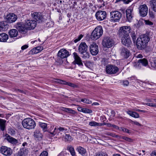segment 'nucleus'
Masks as SVG:
<instances>
[{
	"instance_id": "nucleus-1",
	"label": "nucleus",
	"mask_w": 156,
	"mask_h": 156,
	"mask_svg": "<svg viewBox=\"0 0 156 156\" xmlns=\"http://www.w3.org/2000/svg\"><path fill=\"white\" fill-rule=\"evenodd\" d=\"M150 40V37L147 34L141 35L136 40V45L137 48L140 50L144 48Z\"/></svg>"
},
{
	"instance_id": "nucleus-2",
	"label": "nucleus",
	"mask_w": 156,
	"mask_h": 156,
	"mask_svg": "<svg viewBox=\"0 0 156 156\" xmlns=\"http://www.w3.org/2000/svg\"><path fill=\"white\" fill-rule=\"evenodd\" d=\"M22 124L24 128L28 129H34L36 126V123L34 121L30 118L24 119L22 121Z\"/></svg>"
},
{
	"instance_id": "nucleus-3",
	"label": "nucleus",
	"mask_w": 156,
	"mask_h": 156,
	"mask_svg": "<svg viewBox=\"0 0 156 156\" xmlns=\"http://www.w3.org/2000/svg\"><path fill=\"white\" fill-rule=\"evenodd\" d=\"M103 33L102 28L101 26H98L95 28L92 32L91 38L93 40H96L99 38Z\"/></svg>"
},
{
	"instance_id": "nucleus-4",
	"label": "nucleus",
	"mask_w": 156,
	"mask_h": 156,
	"mask_svg": "<svg viewBox=\"0 0 156 156\" xmlns=\"http://www.w3.org/2000/svg\"><path fill=\"white\" fill-rule=\"evenodd\" d=\"M130 27L129 26H124L120 28L119 30V35L120 37L129 36Z\"/></svg>"
},
{
	"instance_id": "nucleus-5",
	"label": "nucleus",
	"mask_w": 156,
	"mask_h": 156,
	"mask_svg": "<svg viewBox=\"0 0 156 156\" xmlns=\"http://www.w3.org/2000/svg\"><path fill=\"white\" fill-rule=\"evenodd\" d=\"M122 16V14L118 11H114L110 12L111 20L114 22H119Z\"/></svg>"
},
{
	"instance_id": "nucleus-6",
	"label": "nucleus",
	"mask_w": 156,
	"mask_h": 156,
	"mask_svg": "<svg viewBox=\"0 0 156 156\" xmlns=\"http://www.w3.org/2000/svg\"><path fill=\"white\" fill-rule=\"evenodd\" d=\"M119 71V68L114 65H108L106 67V72L107 73L109 74H116Z\"/></svg>"
},
{
	"instance_id": "nucleus-7",
	"label": "nucleus",
	"mask_w": 156,
	"mask_h": 156,
	"mask_svg": "<svg viewBox=\"0 0 156 156\" xmlns=\"http://www.w3.org/2000/svg\"><path fill=\"white\" fill-rule=\"evenodd\" d=\"M102 44L104 47L109 48L114 44L113 41L109 37H105L103 39Z\"/></svg>"
},
{
	"instance_id": "nucleus-8",
	"label": "nucleus",
	"mask_w": 156,
	"mask_h": 156,
	"mask_svg": "<svg viewBox=\"0 0 156 156\" xmlns=\"http://www.w3.org/2000/svg\"><path fill=\"white\" fill-rule=\"evenodd\" d=\"M87 46L85 42H81L79 47V52L81 54H84L85 53L86 55H85L83 54V58L86 57H88V53H87Z\"/></svg>"
},
{
	"instance_id": "nucleus-9",
	"label": "nucleus",
	"mask_w": 156,
	"mask_h": 156,
	"mask_svg": "<svg viewBox=\"0 0 156 156\" xmlns=\"http://www.w3.org/2000/svg\"><path fill=\"white\" fill-rule=\"evenodd\" d=\"M148 64L147 60L145 58L139 59L137 62L134 64V66L136 68L140 69L141 68V66H146Z\"/></svg>"
},
{
	"instance_id": "nucleus-10",
	"label": "nucleus",
	"mask_w": 156,
	"mask_h": 156,
	"mask_svg": "<svg viewBox=\"0 0 156 156\" xmlns=\"http://www.w3.org/2000/svg\"><path fill=\"white\" fill-rule=\"evenodd\" d=\"M16 28L21 33L25 34L28 30L27 29L26 25H24L22 23L19 22L16 23L15 25Z\"/></svg>"
},
{
	"instance_id": "nucleus-11",
	"label": "nucleus",
	"mask_w": 156,
	"mask_h": 156,
	"mask_svg": "<svg viewBox=\"0 0 156 156\" xmlns=\"http://www.w3.org/2000/svg\"><path fill=\"white\" fill-rule=\"evenodd\" d=\"M0 151L2 154L6 156H10L12 154L11 149L5 146H2Z\"/></svg>"
},
{
	"instance_id": "nucleus-12",
	"label": "nucleus",
	"mask_w": 156,
	"mask_h": 156,
	"mask_svg": "<svg viewBox=\"0 0 156 156\" xmlns=\"http://www.w3.org/2000/svg\"><path fill=\"white\" fill-rule=\"evenodd\" d=\"M107 13L105 11L100 10L96 12L95 17L98 21L104 20L106 17Z\"/></svg>"
},
{
	"instance_id": "nucleus-13",
	"label": "nucleus",
	"mask_w": 156,
	"mask_h": 156,
	"mask_svg": "<svg viewBox=\"0 0 156 156\" xmlns=\"http://www.w3.org/2000/svg\"><path fill=\"white\" fill-rule=\"evenodd\" d=\"M119 51L121 56L125 58H128L130 55L129 51L125 47H122L120 49Z\"/></svg>"
},
{
	"instance_id": "nucleus-14",
	"label": "nucleus",
	"mask_w": 156,
	"mask_h": 156,
	"mask_svg": "<svg viewBox=\"0 0 156 156\" xmlns=\"http://www.w3.org/2000/svg\"><path fill=\"white\" fill-rule=\"evenodd\" d=\"M139 13L142 17L145 16L147 14L148 7L146 4L140 5L139 7Z\"/></svg>"
},
{
	"instance_id": "nucleus-15",
	"label": "nucleus",
	"mask_w": 156,
	"mask_h": 156,
	"mask_svg": "<svg viewBox=\"0 0 156 156\" xmlns=\"http://www.w3.org/2000/svg\"><path fill=\"white\" fill-rule=\"evenodd\" d=\"M67 130V129L66 128L60 127L57 129L55 128L54 131L50 133L52 135V136H54L55 135L60 136L61 134H62V133H65Z\"/></svg>"
},
{
	"instance_id": "nucleus-16",
	"label": "nucleus",
	"mask_w": 156,
	"mask_h": 156,
	"mask_svg": "<svg viewBox=\"0 0 156 156\" xmlns=\"http://www.w3.org/2000/svg\"><path fill=\"white\" fill-rule=\"evenodd\" d=\"M90 51L91 54L93 55H97L98 52V48L96 43H93L90 47Z\"/></svg>"
},
{
	"instance_id": "nucleus-17",
	"label": "nucleus",
	"mask_w": 156,
	"mask_h": 156,
	"mask_svg": "<svg viewBox=\"0 0 156 156\" xmlns=\"http://www.w3.org/2000/svg\"><path fill=\"white\" fill-rule=\"evenodd\" d=\"M17 16L13 13H10L8 14L6 17V21L8 23H11L16 21Z\"/></svg>"
},
{
	"instance_id": "nucleus-18",
	"label": "nucleus",
	"mask_w": 156,
	"mask_h": 156,
	"mask_svg": "<svg viewBox=\"0 0 156 156\" xmlns=\"http://www.w3.org/2000/svg\"><path fill=\"white\" fill-rule=\"evenodd\" d=\"M69 55V52L65 49L62 48L59 51L57 54V56L61 58H64L67 57Z\"/></svg>"
},
{
	"instance_id": "nucleus-19",
	"label": "nucleus",
	"mask_w": 156,
	"mask_h": 156,
	"mask_svg": "<svg viewBox=\"0 0 156 156\" xmlns=\"http://www.w3.org/2000/svg\"><path fill=\"white\" fill-rule=\"evenodd\" d=\"M73 54L75 59L73 62V64H77L79 66L82 67L83 66V65L80 58L76 52H74Z\"/></svg>"
},
{
	"instance_id": "nucleus-20",
	"label": "nucleus",
	"mask_w": 156,
	"mask_h": 156,
	"mask_svg": "<svg viewBox=\"0 0 156 156\" xmlns=\"http://www.w3.org/2000/svg\"><path fill=\"white\" fill-rule=\"evenodd\" d=\"M28 30L34 29L36 26V21L34 20H27L25 23Z\"/></svg>"
},
{
	"instance_id": "nucleus-21",
	"label": "nucleus",
	"mask_w": 156,
	"mask_h": 156,
	"mask_svg": "<svg viewBox=\"0 0 156 156\" xmlns=\"http://www.w3.org/2000/svg\"><path fill=\"white\" fill-rule=\"evenodd\" d=\"M122 43V44L127 47L130 46L131 41L129 36L121 37Z\"/></svg>"
},
{
	"instance_id": "nucleus-22",
	"label": "nucleus",
	"mask_w": 156,
	"mask_h": 156,
	"mask_svg": "<svg viewBox=\"0 0 156 156\" xmlns=\"http://www.w3.org/2000/svg\"><path fill=\"white\" fill-rule=\"evenodd\" d=\"M32 17L38 22H40L43 20V17L41 13L35 12L32 15Z\"/></svg>"
},
{
	"instance_id": "nucleus-23",
	"label": "nucleus",
	"mask_w": 156,
	"mask_h": 156,
	"mask_svg": "<svg viewBox=\"0 0 156 156\" xmlns=\"http://www.w3.org/2000/svg\"><path fill=\"white\" fill-rule=\"evenodd\" d=\"M8 22L6 21H2L0 22V31H5L9 28V25Z\"/></svg>"
},
{
	"instance_id": "nucleus-24",
	"label": "nucleus",
	"mask_w": 156,
	"mask_h": 156,
	"mask_svg": "<svg viewBox=\"0 0 156 156\" xmlns=\"http://www.w3.org/2000/svg\"><path fill=\"white\" fill-rule=\"evenodd\" d=\"M133 11L132 9H128L126 11V18L127 21L129 22H131L132 20L133 16L132 14Z\"/></svg>"
},
{
	"instance_id": "nucleus-25",
	"label": "nucleus",
	"mask_w": 156,
	"mask_h": 156,
	"mask_svg": "<svg viewBox=\"0 0 156 156\" xmlns=\"http://www.w3.org/2000/svg\"><path fill=\"white\" fill-rule=\"evenodd\" d=\"M7 136H6V137L5 139L8 142L13 144H16L18 143V141L17 140L11 137L8 134H7Z\"/></svg>"
},
{
	"instance_id": "nucleus-26",
	"label": "nucleus",
	"mask_w": 156,
	"mask_h": 156,
	"mask_svg": "<svg viewBox=\"0 0 156 156\" xmlns=\"http://www.w3.org/2000/svg\"><path fill=\"white\" fill-rule=\"evenodd\" d=\"M28 151L23 148L21 149L18 153L15 154V156H25L27 155Z\"/></svg>"
},
{
	"instance_id": "nucleus-27",
	"label": "nucleus",
	"mask_w": 156,
	"mask_h": 156,
	"mask_svg": "<svg viewBox=\"0 0 156 156\" xmlns=\"http://www.w3.org/2000/svg\"><path fill=\"white\" fill-rule=\"evenodd\" d=\"M34 136L37 140H41L42 139V135L39 130H36L34 133Z\"/></svg>"
},
{
	"instance_id": "nucleus-28",
	"label": "nucleus",
	"mask_w": 156,
	"mask_h": 156,
	"mask_svg": "<svg viewBox=\"0 0 156 156\" xmlns=\"http://www.w3.org/2000/svg\"><path fill=\"white\" fill-rule=\"evenodd\" d=\"M77 150L79 153L82 156H86L87 151L85 149L81 146H79L77 147Z\"/></svg>"
},
{
	"instance_id": "nucleus-29",
	"label": "nucleus",
	"mask_w": 156,
	"mask_h": 156,
	"mask_svg": "<svg viewBox=\"0 0 156 156\" xmlns=\"http://www.w3.org/2000/svg\"><path fill=\"white\" fill-rule=\"evenodd\" d=\"M9 34L10 37L13 38L17 37L18 34V32L16 30L12 29L10 30Z\"/></svg>"
},
{
	"instance_id": "nucleus-30",
	"label": "nucleus",
	"mask_w": 156,
	"mask_h": 156,
	"mask_svg": "<svg viewBox=\"0 0 156 156\" xmlns=\"http://www.w3.org/2000/svg\"><path fill=\"white\" fill-rule=\"evenodd\" d=\"M57 82L60 83L67 85L73 87H75L76 86V85L73 83L67 82L65 81H64L61 80H57Z\"/></svg>"
},
{
	"instance_id": "nucleus-31",
	"label": "nucleus",
	"mask_w": 156,
	"mask_h": 156,
	"mask_svg": "<svg viewBox=\"0 0 156 156\" xmlns=\"http://www.w3.org/2000/svg\"><path fill=\"white\" fill-rule=\"evenodd\" d=\"M8 38V36L5 33L0 34V41L5 42Z\"/></svg>"
},
{
	"instance_id": "nucleus-32",
	"label": "nucleus",
	"mask_w": 156,
	"mask_h": 156,
	"mask_svg": "<svg viewBox=\"0 0 156 156\" xmlns=\"http://www.w3.org/2000/svg\"><path fill=\"white\" fill-rule=\"evenodd\" d=\"M6 121L5 120L0 119V129L4 131L5 128Z\"/></svg>"
},
{
	"instance_id": "nucleus-33",
	"label": "nucleus",
	"mask_w": 156,
	"mask_h": 156,
	"mask_svg": "<svg viewBox=\"0 0 156 156\" xmlns=\"http://www.w3.org/2000/svg\"><path fill=\"white\" fill-rule=\"evenodd\" d=\"M61 110L66 112H68L73 114H74L76 113L75 111L74 110L69 108L62 107Z\"/></svg>"
},
{
	"instance_id": "nucleus-34",
	"label": "nucleus",
	"mask_w": 156,
	"mask_h": 156,
	"mask_svg": "<svg viewBox=\"0 0 156 156\" xmlns=\"http://www.w3.org/2000/svg\"><path fill=\"white\" fill-rule=\"evenodd\" d=\"M150 4L152 9L156 12V0H152L150 1Z\"/></svg>"
},
{
	"instance_id": "nucleus-35",
	"label": "nucleus",
	"mask_w": 156,
	"mask_h": 156,
	"mask_svg": "<svg viewBox=\"0 0 156 156\" xmlns=\"http://www.w3.org/2000/svg\"><path fill=\"white\" fill-rule=\"evenodd\" d=\"M70 152L72 156H76L74 148L72 146H69L67 148Z\"/></svg>"
},
{
	"instance_id": "nucleus-36",
	"label": "nucleus",
	"mask_w": 156,
	"mask_h": 156,
	"mask_svg": "<svg viewBox=\"0 0 156 156\" xmlns=\"http://www.w3.org/2000/svg\"><path fill=\"white\" fill-rule=\"evenodd\" d=\"M39 125L44 131L45 132L47 130V124L46 123L43 122H40Z\"/></svg>"
},
{
	"instance_id": "nucleus-37",
	"label": "nucleus",
	"mask_w": 156,
	"mask_h": 156,
	"mask_svg": "<svg viewBox=\"0 0 156 156\" xmlns=\"http://www.w3.org/2000/svg\"><path fill=\"white\" fill-rule=\"evenodd\" d=\"M38 52L39 51L36 49V48H35L30 51L29 52V53L30 54L34 55V54H37Z\"/></svg>"
},
{
	"instance_id": "nucleus-38",
	"label": "nucleus",
	"mask_w": 156,
	"mask_h": 156,
	"mask_svg": "<svg viewBox=\"0 0 156 156\" xmlns=\"http://www.w3.org/2000/svg\"><path fill=\"white\" fill-rule=\"evenodd\" d=\"M130 35L132 38L133 41L134 42H135L136 41V36L135 34V32L134 31L131 32Z\"/></svg>"
},
{
	"instance_id": "nucleus-39",
	"label": "nucleus",
	"mask_w": 156,
	"mask_h": 156,
	"mask_svg": "<svg viewBox=\"0 0 156 156\" xmlns=\"http://www.w3.org/2000/svg\"><path fill=\"white\" fill-rule=\"evenodd\" d=\"M83 36V35L82 34L80 35L77 37H76L75 38V39L74 40V42L75 43L77 42L78 41L80 40Z\"/></svg>"
},
{
	"instance_id": "nucleus-40",
	"label": "nucleus",
	"mask_w": 156,
	"mask_h": 156,
	"mask_svg": "<svg viewBox=\"0 0 156 156\" xmlns=\"http://www.w3.org/2000/svg\"><path fill=\"white\" fill-rule=\"evenodd\" d=\"M81 101L84 103L88 104H90L92 103V101L90 100L87 99L86 98H83L81 100Z\"/></svg>"
},
{
	"instance_id": "nucleus-41",
	"label": "nucleus",
	"mask_w": 156,
	"mask_h": 156,
	"mask_svg": "<svg viewBox=\"0 0 156 156\" xmlns=\"http://www.w3.org/2000/svg\"><path fill=\"white\" fill-rule=\"evenodd\" d=\"M65 138L67 141H71L73 140L72 137L69 134H66Z\"/></svg>"
},
{
	"instance_id": "nucleus-42",
	"label": "nucleus",
	"mask_w": 156,
	"mask_h": 156,
	"mask_svg": "<svg viewBox=\"0 0 156 156\" xmlns=\"http://www.w3.org/2000/svg\"><path fill=\"white\" fill-rule=\"evenodd\" d=\"M89 125L91 126H96L99 125V124L95 121H91L89 122Z\"/></svg>"
},
{
	"instance_id": "nucleus-43",
	"label": "nucleus",
	"mask_w": 156,
	"mask_h": 156,
	"mask_svg": "<svg viewBox=\"0 0 156 156\" xmlns=\"http://www.w3.org/2000/svg\"><path fill=\"white\" fill-rule=\"evenodd\" d=\"M57 58L56 59V61L59 64H62L63 63L62 59L63 58H62L57 56Z\"/></svg>"
},
{
	"instance_id": "nucleus-44",
	"label": "nucleus",
	"mask_w": 156,
	"mask_h": 156,
	"mask_svg": "<svg viewBox=\"0 0 156 156\" xmlns=\"http://www.w3.org/2000/svg\"><path fill=\"white\" fill-rule=\"evenodd\" d=\"M83 112L86 113H90L92 112V111L89 109L83 108Z\"/></svg>"
},
{
	"instance_id": "nucleus-45",
	"label": "nucleus",
	"mask_w": 156,
	"mask_h": 156,
	"mask_svg": "<svg viewBox=\"0 0 156 156\" xmlns=\"http://www.w3.org/2000/svg\"><path fill=\"white\" fill-rule=\"evenodd\" d=\"M122 138L128 142H132L133 141L132 139L126 136H122Z\"/></svg>"
},
{
	"instance_id": "nucleus-46",
	"label": "nucleus",
	"mask_w": 156,
	"mask_h": 156,
	"mask_svg": "<svg viewBox=\"0 0 156 156\" xmlns=\"http://www.w3.org/2000/svg\"><path fill=\"white\" fill-rule=\"evenodd\" d=\"M144 21L145 24L147 25L152 26L153 25V23L149 20H145Z\"/></svg>"
},
{
	"instance_id": "nucleus-47",
	"label": "nucleus",
	"mask_w": 156,
	"mask_h": 156,
	"mask_svg": "<svg viewBox=\"0 0 156 156\" xmlns=\"http://www.w3.org/2000/svg\"><path fill=\"white\" fill-rule=\"evenodd\" d=\"M131 116L135 118H138L139 117V115L137 113L135 112H133Z\"/></svg>"
},
{
	"instance_id": "nucleus-48",
	"label": "nucleus",
	"mask_w": 156,
	"mask_h": 156,
	"mask_svg": "<svg viewBox=\"0 0 156 156\" xmlns=\"http://www.w3.org/2000/svg\"><path fill=\"white\" fill-rule=\"evenodd\" d=\"M95 156H108L107 154L103 152H101L100 153L96 154Z\"/></svg>"
},
{
	"instance_id": "nucleus-49",
	"label": "nucleus",
	"mask_w": 156,
	"mask_h": 156,
	"mask_svg": "<svg viewBox=\"0 0 156 156\" xmlns=\"http://www.w3.org/2000/svg\"><path fill=\"white\" fill-rule=\"evenodd\" d=\"M108 126H112L113 127V128H115L116 129H119V127L117 126H116L115 125H113L111 123H108L107 124Z\"/></svg>"
},
{
	"instance_id": "nucleus-50",
	"label": "nucleus",
	"mask_w": 156,
	"mask_h": 156,
	"mask_svg": "<svg viewBox=\"0 0 156 156\" xmlns=\"http://www.w3.org/2000/svg\"><path fill=\"white\" fill-rule=\"evenodd\" d=\"M120 130H122L123 132L127 133H129V130L128 129H127L125 128L124 127H121L120 128Z\"/></svg>"
},
{
	"instance_id": "nucleus-51",
	"label": "nucleus",
	"mask_w": 156,
	"mask_h": 156,
	"mask_svg": "<svg viewBox=\"0 0 156 156\" xmlns=\"http://www.w3.org/2000/svg\"><path fill=\"white\" fill-rule=\"evenodd\" d=\"M129 84V82L127 80L122 81V85L125 86H128Z\"/></svg>"
},
{
	"instance_id": "nucleus-52",
	"label": "nucleus",
	"mask_w": 156,
	"mask_h": 156,
	"mask_svg": "<svg viewBox=\"0 0 156 156\" xmlns=\"http://www.w3.org/2000/svg\"><path fill=\"white\" fill-rule=\"evenodd\" d=\"M146 105L149 106L156 107V103H147Z\"/></svg>"
},
{
	"instance_id": "nucleus-53",
	"label": "nucleus",
	"mask_w": 156,
	"mask_h": 156,
	"mask_svg": "<svg viewBox=\"0 0 156 156\" xmlns=\"http://www.w3.org/2000/svg\"><path fill=\"white\" fill-rule=\"evenodd\" d=\"M48 153L46 151H43L40 154L39 156H48Z\"/></svg>"
},
{
	"instance_id": "nucleus-54",
	"label": "nucleus",
	"mask_w": 156,
	"mask_h": 156,
	"mask_svg": "<svg viewBox=\"0 0 156 156\" xmlns=\"http://www.w3.org/2000/svg\"><path fill=\"white\" fill-rule=\"evenodd\" d=\"M132 123L133 124H134L135 125H136L138 126H142V125L141 124L139 123L137 121H132Z\"/></svg>"
},
{
	"instance_id": "nucleus-55",
	"label": "nucleus",
	"mask_w": 156,
	"mask_h": 156,
	"mask_svg": "<svg viewBox=\"0 0 156 156\" xmlns=\"http://www.w3.org/2000/svg\"><path fill=\"white\" fill-rule=\"evenodd\" d=\"M15 90L17 92H20L23 94L25 93V92L24 91L20 90L19 89H15Z\"/></svg>"
},
{
	"instance_id": "nucleus-56",
	"label": "nucleus",
	"mask_w": 156,
	"mask_h": 156,
	"mask_svg": "<svg viewBox=\"0 0 156 156\" xmlns=\"http://www.w3.org/2000/svg\"><path fill=\"white\" fill-rule=\"evenodd\" d=\"M107 135H110L113 137H117V136H116L114 134L112 133L109 132L107 133H106Z\"/></svg>"
},
{
	"instance_id": "nucleus-57",
	"label": "nucleus",
	"mask_w": 156,
	"mask_h": 156,
	"mask_svg": "<svg viewBox=\"0 0 156 156\" xmlns=\"http://www.w3.org/2000/svg\"><path fill=\"white\" fill-rule=\"evenodd\" d=\"M111 116H112V117H114L115 116V113L114 111V110L112 111L111 112Z\"/></svg>"
},
{
	"instance_id": "nucleus-58",
	"label": "nucleus",
	"mask_w": 156,
	"mask_h": 156,
	"mask_svg": "<svg viewBox=\"0 0 156 156\" xmlns=\"http://www.w3.org/2000/svg\"><path fill=\"white\" fill-rule=\"evenodd\" d=\"M28 47V46L27 45H25L21 47V49L22 50H24L25 49H27V48Z\"/></svg>"
},
{
	"instance_id": "nucleus-59",
	"label": "nucleus",
	"mask_w": 156,
	"mask_h": 156,
	"mask_svg": "<svg viewBox=\"0 0 156 156\" xmlns=\"http://www.w3.org/2000/svg\"><path fill=\"white\" fill-rule=\"evenodd\" d=\"M149 14L150 15V16L152 17H154V14L153 12H149Z\"/></svg>"
},
{
	"instance_id": "nucleus-60",
	"label": "nucleus",
	"mask_w": 156,
	"mask_h": 156,
	"mask_svg": "<svg viewBox=\"0 0 156 156\" xmlns=\"http://www.w3.org/2000/svg\"><path fill=\"white\" fill-rule=\"evenodd\" d=\"M83 108L81 107H78L77 108V110L78 111L80 112H83Z\"/></svg>"
},
{
	"instance_id": "nucleus-61",
	"label": "nucleus",
	"mask_w": 156,
	"mask_h": 156,
	"mask_svg": "<svg viewBox=\"0 0 156 156\" xmlns=\"http://www.w3.org/2000/svg\"><path fill=\"white\" fill-rule=\"evenodd\" d=\"M136 57L138 58H142L143 57V56L141 54H139L136 56Z\"/></svg>"
},
{
	"instance_id": "nucleus-62",
	"label": "nucleus",
	"mask_w": 156,
	"mask_h": 156,
	"mask_svg": "<svg viewBox=\"0 0 156 156\" xmlns=\"http://www.w3.org/2000/svg\"><path fill=\"white\" fill-rule=\"evenodd\" d=\"M151 156H156V151H153L151 154Z\"/></svg>"
},
{
	"instance_id": "nucleus-63",
	"label": "nucleus",
	"mask_w": 156,
	"mask_h": 156,
	"mask_svg": "<svg viewBox=\"0 0 156 156\" xmlns=\"http://www.w3.org/2000/svg\"><path fill=\"white\" fill-rule=\"evenodd\" d=\"M98 2H101V3L102 2H103V6H105V4H104V2L103 0H98Z\"/></svg>"
},
{
	"instance_id": "nucleus-64",
	"label": "nucleus",
	"mask_w": 156,
	"mask_h": 156,
	"mask_svg": "<svg viewBox=\"0 0 156 156\" xmlns=\"http://www.w3.org/2000/svg\"><path fill=\"white\" fill-rule=\"evenodd\" d=\"M99 105V104L98 102H94L92 104V105Z\"/></svg>"
}]
</instances>
